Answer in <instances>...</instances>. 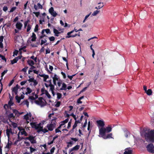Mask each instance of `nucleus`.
I'll return each mask as SVG.
<instances>
[{
	"label": "nucleus",
	"mask_w": 154,
	"mask_h": 154,
	"mask_svg": "<svg viewBox=\"0 0 154 154\" xmlns=\"http://www.w3.org/2000/svg\"><path fill=\"white\" fill-rule=\"evenodd\" d=\"M31 59L33 60L35 62H37V57H35L34 55H32L30 57Z\"/></svg>",
	"instance_id": "45"
},
{
	"label": "nucleus",
	"mask_w": 154,
	"mask_h": 154,
	"mask_svg": "<svg viewBox=\"0 0 154 154\" xmlns=\"http://www.w3.org/2000/svg\"><path fill=\"white\" fill-rule=\"evenodd\" d=\"M62 87L61 88H60V90H66V85L65 84V83L63 82L62 84Z\"/></svg>",
	"instance_id": "18"
},
{
	"label": "nucleus",
	"mask_w": 154,
	"mask_h": 154,
	"mask_svg": "<svg viewBox=\"0 0 154 154\" xmlns=\"http://www.w3.org/2000/svg\"><path fill=\"white\" fill-rule=\"evenodd\" d=\"M33 13L35 14V16L37 17H38L39 15L40 14V12H33Z\"/></svg>",
	"instance_id": "51"
},
{
	"label": "nucleus",
	"mask_w": 154,
	"mask_h": 154,
	"mask_svg": "<svg viewBox=\"0 0 154 154\" xmlns=\"http://www.w3.org/2000/svg\"><path fill=\"white\" fill-rule=\"evenodd\" d=\"M70 139L71 140H73L75 142L77 141L78 140V139L76 138L71 137Z\"/></svg>",
	"instance_id": "63"
},
{
	"label": "nucleus",
	"mask_w": 154,
	"mask_h": 154,
	"mask_svg": "<svg viewBox=\"0 0 154 154\" xmlns=\"http://www.w3.org/2000/svg\"><path fill=\"white\" fill-rule=\"evenodd\" d=\"M31 37L32 38L31 39V40L32 42L35 41L36 39V36L35 34L33 32L32 33V35L31 36Z\"/></svg>",
	"instance_id": "22"
},
{
	"label": "nucleus",
	"mask_w": 154,
	"mask_h": 154,
	"mask_svg": "<svg viewBox=\"0 0 154 154\" xmlns=\"http://www.w3.org/2000/svg\"><path fill=\"white\" fill-rule=\"evenodd\" d=\"M98 4H100V5L98 6V9H99L100 8H102L104 6L103 5V3H101L100 2L98 3Z\"/></svg>",
	"instance_id": "35"
},
{
	"label": "nucleus",
	"mask_w": 154,
	"mask_h": 154,
	"mask_svg": "<svg viewBox=\"0 0 154 154\" xmlns=\"http://www.w3.org/2000/svg\"><path fill=\"white\" fill-rule=\"evenodd\" d=\"M46 95L47 96L48 98H50L51 97V95L49 94L47 90H45V93Z\"/></svg>",
	"instance_id": "36"
},
{
	"label": "nucleus",
	"mask_w": 154,
	"mask_h": 154,
	"mask_svg": "<svg viewBox=\"0 0 154 154\" xmlns=\"http://www.w3.org/2000/svg\"><path fill=\"white\" fill-rule=\"evenodd\" d=\"M145 92L146 93L147 95H152V92L151 89H148V90H147Z\"/></svg>",
	"instance_id": "23"
},
{
	"label": "nucleus",
	"mask_w": 154,
	"mask_h": 154,
	"mask_svg": "<svg viewBox=\"0 0 154 154\" xmlns=\"http://www.w3.org/2000/svg\"><path fill=\"white\" fill-rule=\"evenodd\" d=\"M8 118L10 122H11V120L12 119H14L15 116H14L13 113H11L8 115Z\"/></svg>",
	"instance_id": "19"
},
{
	"label": "nucleus",
	"mask_w": 154,
	"mask_h": 154,
	"mask_svg": "<svg viewBox=\"0 0 154 154\" xmlns=\"http://www.w3.org/2000/svg\"><path fill=\"white\" fill-rule=\"evenodd\" d=\"M37 7L38 9H42L43 7L42 5H41L40 3H38L37 4Z\"/></svg>",
	"instance_id": "47"
},
{
	"label": "nucleus",
	"mask_w": 154,
	"mask_h": 154,
	"mask_svg": "<svg viewBox=\"0 0 154 154\" xmlns=\"http://www.w3.org/2000/svg\"><path fill=\"white\" fill-rule=\"evenodd\" d=\"M62 59L63 60L66 62V65L67 67V69H69L68 66V60L66 59V58L65 57H62Z\"/></svg>",
	"instance_id": "39"
},
{
	"label": "nucleus",
	"mask_w": 154,
	"mask_h": 154,
	"mask_svg": "<svg viewBox=\"0 0 154 154\" xmlns=\"http://www.w3.org/2000/svg\"><path fill=\"white\" fill-rule=\"evenodd\" d=\"M22 26V23L19 22H17L16 25V28L19 30L21 29Z\"/></svg>",
	"instance_id": "15"
},
{
	"label": "nucleus",
	"mask_w": 154,
	"mask_h": 154,
	"mask_svg": "<svg viewBox=\"0 0 154 154\" xmlns=\"http://www.w3.org/2000/svg\"><path fill=\"white\" fill-rule=\"evenodd\" d=\"M31 29V26L30 24H28L27 26V28L26 30L27 32H29Z\"/></svg>",
	"instance_id": "44"
},
{
	"label": "nucleus",
	"mask_w": 154,
	"mask_h": 154,
	"mask_svg": "<svg viewBox=\"0 0 154 154\" xmlns=\"http://www.w3.org/2000/svg\"><path fill=\"white\" fill-rule=\"evenodd\" d=\"M48 130L47 129L45 128L43 129L42 127V128H41L40 129L38 130L37 131L38 133H39L41 131H42L43 132L45 133L48 132Z\"/></svg>",
	"instance_id": "17"
},
{
	"label": "nucleus",
	"mask_w": 154,
	"mask_h": 154,
	"mask_svg": "<svg viewBox=\"0 0 154 154\" xmlns=\"http://www.w3.org/2000/svg\"><path fill=\"white\" fill-rule=\"evenodd\" d=\"M97 126L98 127H101L104 128L105 125V123L104 121L103 120H99L96 121Z\"/></svg>",
	"instance_id": "7"
},
{
	"label": "nucleus",
	"mask_w": 154,
	"mask_h": 154,
	"mask_svg": "<svg viewBox=\"0 0 154 154\" xmlns=\"http://www.w3.org/2000/svg\"><path fill=\"white\" fill-rule=\"evenodd\" d=\"M14 82V79H12L11 81L10 82V83H9V84H8V86H11L12 84Z\"/></svg>",
	"instance_id": "49"
},
{
	"label": "nucleus",
	"mask_w": 154,
	"mask_h": 154,
	"mask_svg": "<svg viewBox=\"0 0 154 154\" xmlns=\"http://www.w3.org/2000/svg\"><path fill=\"white\" fill-rule=\"evenodd\" d=\"M145 139L149 140L152 142H154V130H151L148 132L145 133L144 134Z\"/></svg>",
	"instance_id": "1"
},
{
	"label": "nucleus",
	"mask_w": 154,
	"mask_h": 154,
	"mask_svg": "<svg viewBox=\"0 0 154 154\" xmlns=\"http://www.w3.org/2000/svg\"><path fill=\"white\" fill-rule=\"evenodd\" d=\"M29 148L30 149V152H26L25 153V154H32L33 152L36 151V149L32 147V146L29 147Z\"/></svg>",
	"instance_id": "13"
},
{
	"label": "nucleus",
	"mask_w": 154,
	"mask_h": 154,
	"mask_svg": "<svg viewBox=\"0 0 154 154\" xmlns=\"http://www.w3.org/2000/svg\"><path fill=\"white\" fill-rule=\"evenodd\" d=\"M16 9V7H13L11 8L10 11V12H13Z\"/></svg>",
	"instance_id": "54"
},
{
	"label": "nucleus",
	"mask_w": 154,
	"mask_h": 154,
	"mask_svg": "<svg viewBox=\"0 0 154 154\" xmlns=\"http://www.w3.org/2000/svg\"><path fill=\"white\" fill-rule=\"evenodd\" d=\"M55 149V148L54 147H53L50 150V152L51 154H52L54 152Z\"/></svg>",
	"instance_id": "53"
},
{
	"label": "nucleus",
	"mask_w": 154,
	"mask_h": 154,
	"mask_svg": "<svg viewBox=\"0 0 154 154\" xmlns=\"http://www.w3.org/2000/svg\"><path fill=\"white\" fill-rule=\"evenodd\" d=\"M29 101L27 100H26L24 101V104H26L27 106V107H28L29 105Z\"/></svg>",
	"instance_id": "42"
},
{
	"label": "nucleus",
	"mask_w": 154,
	"mask_h": 154,
	"mask_svg": "<svg viewBox=\"0 0 154 154\" xmlns=\"http://www.w3.org/2000/svg\"><path fill=\"white\" fill-rule=\"evenodd\" d=\"M39 105L41 106L42 107L45 106L44 103L43 101L40 102V104Z\"/></svg>",
	"instance_id": "62"
},
{
	"label": "nucleus",
	"mask_w": 154,
	"mask_h": 154,
	"mask_svg": "<svg viewBox=\"0 0 154 154\" xmlns=\"http://www.w3.org/2000/svg\"><path fill=\"white\" fill-rule=\"evenodd\" d=\"M27 63L29 66H31L32 65L34 64V63L33 61L31 60H27Z\"/></svg>",
	"instance_id": "26"
},
{
	"label": "nucleus",
	"mask_w": 154,
	"mask_h": 154,
	"mask_svg": "<svg viewBox=\"0 0 154 154\" xmlns=\"http://www.w3.org/2000/svg\"><path fill=\"white\" fill-rule=\"evenodd\" d=\"M6 133L8 138H9L10 134H12V129L11 128L10 129H7L6 130Z\"/></svg>",
	"instance_id": "14"
},
{
	"label": "nucleus",
	"mask_w": 154,
	"mask_h": 154,
	"mask_svg": "<svg viewBox=\"0 0 154 154\" xmlns=\"http://www.w3.org/2000/svg\"><path fill=\"white\" fill-rule=\"evenodd\" d=\"M69 119L68 118L66 119L64 121L61 122V124H63V125H64L66 123L68 122L69 121Z\"/></svg>",
	"instance_id": "28"
},
{
	"label": "nucleus",
	"mask_w": 154,
	"mask_h": 154,
	"mask_svg": "<svg viewBox=\"0 0 154 154\" xmlns=\"http://www.w3.org/2000/svg\"><path fill=\"white\" fill-rule=\"evenodd\" d=\"M51 52V50L49 48H48L46 49V54H49Z\"/></svg>",
	"instance_id": "56"
},
{
	"label": "nucleus",
	"mask_w": 154,
	"mask_h": 154,
	"mask_svg": "<svg viewBox=\"0 0 154 154\" xmlns=\"http://www.w3.org/2000/svg\"><path fill=\"white\" fill-rule=\"evenodd\" d=\"M26 90L27 91V92H26L25 94L26 95H27L28 94H30L32 91L31 89L29 87L26 88Z\"/></svg>",
	"instance_id": "25"
},
{
	"label": "nucleus",
	"mask_w": 154,
	"mask_h": 154,
	"mask_svg": "<svg viewBox=\"0 0 154 154\" xmlns=\"http://www.w3.org/2000/svg\"><path fill=\"white\" fill-rule=\"evenodd\" d=\"M30 125L33 128H35V129L36 128V122H32L30 123Z\"/></svg>",
	"instance_id": "24"
},
{
	"label": "nucleus",
	"mask_w": 154,
	"mask_h": 154,
	"mask_svg": "<svg viewBox=\"0 0 154 154\" xmlns=\"http://www.w3.org/2000/svg\"><path fill=\"white\" fill-rule=\"evenodd\" d=\"M34 80L35 79L34 78H30L28 80V81H29V82H33Z\"/></svg>",
	"instance_id": "60"
},
{
	"label": "nucleus",
	"mask_w": 154,
	"mask_h": 154,
	"mask_svg": "<svg viewBox=\"0 0 154 154\" xmlns=\"http://www.w3.org/2000/svg\"><path fill=\"white\" fill-rule=\"evenodd\" d=\"M49 12L54 17H55L57 15V14L56 12L54 11L53 7H51L49 9Z\"/></svg>",
	"instance_id": "5"
},
{
	"label": "nucleus",
	"mask_w": 154,
	"mask_h": 154,
	"mask_svg": "<svg viewBox=\"0 0 154 154\" xmlns=\"http://www.w3.org/2000/svg\"><path fill=\"white\" fill-rule=\"evenodd\" d=\"M12 144V143L11 141H9V138H8V142L6 145L5 148H7L8 149H10L11 148V146Z\"/></svg>",
	"instance_id": "16"
},
{
	"label": "nucleus",
	"mask_w": 154,
	"mask_h": 154,
	"mask_svg": "<svg viewBox=\"0 0 154 154\" xmlns=\"http://www.w3.org/2000/svg\"><path fill=\"white\" fill-rule=\"evenodd\" d=\"M7 70H5L1 74V77H3L4 76V75H5V74L6 73L7 71Z\"/></svg>",
	"instance_id": "43"
},
{
	"label": "nucleus",
	"mask_w": 154,
	"mask_h": 154,
	"mask_svg": "<svg viewBox=\"0 0 154 154\" xmlns=\"http://www.w3.org/2000/svg\"><path fill=\"white\" fill-rule=\"evenodd\" d=\"M49 76L48 75H46L44 77L43 81L44 82H46V80L47 79L49 78Z\"/></svg>",
	"instance_id": "46"
},
{
	"label": "nucleus",
	"mask_w": 154,
	"mask_h": 154,
	"mask_svg": "<svg viewBox=\"0 0 154 154\" xmlns=\"http://www.w3.org/2000/svg\"><path fill=\"white\" fill-rule=\"evenodd\" d=\"M80 147V146L78 145H76L72 148L69 149V153L71 152H72L74 150H78Z\"/></svg>",
	"instance_id": "12"
},
{
	"label": "nucleus",
	"mask_w": 154,
	"mask_h": 154,
	"mask_svg": "<svg viewBox=\"0 0 154 154\" xmlns=\"http://www.w3.org/2000/svg\"><path fill=\"white\" fill-rule=\"evenodd\" d=\"M132 151L131 150H126L124 152V154H132Z\"/></svg>",
	"instance_id": "29"
},
{
	"label": "nucleus",
	"mask_w": 154,
	"mask_h": 154,
	"mask_svg": "<svg viewBox=\"0 0 154 154\" xmlns=\"http://www.w3.org/2000/svg\"><path fill=\"white\" fill-rule=\"evenodd\" d=\"M87 119H85V122L84 123V125L82 126V128H85V127L87 125Z\"/></svg>",
	"instance_id": "58"
},
{
	"label": "nucleus",
	"mask_w": 154,
	"mask_h": 154,
	"mask_svg": "<svg viewBox=\"0 0 154 154\" xmlns=\"http://www.w3.org/2000/svg\"><path fill=\"white\" fill-rule=\"evenodd\" d=\"M74 31V30L69 32L67 33V36H66V38H70V37H74L76 36V35H71Z\"/></svg>",
	"instance_id": "10"
},
{
	"label": "nucleus",
	"mask_w": 154,
	"mask_h": 154,
	"mask_svg": "<svg viewBox=\"0 0 154 154\" xmlns=\"http://www.w3.org/2000/svg\"><path fill=\"white\" fill-rule=\"evenodd\" d=\"M29 115L27 113L24 116V119H26L27 121L29 120Z\"/></svg>",
	"instance_id": "38"
},
{
	"label": "nucleus",
	"mask_w": 154,
	"mask_h": 154,
	"mask_svg": "<svg viewBox=\"0 0 154 154\" xmlns=\"http://www.w3.org/2000/svg\"><path fill=\"white\" fill-rule=\"evenodd\" d=\"M32 144L36 143V141L35 139V137L32 135H29V140Z\"/></svg>",
	"instance_id": "9"
},
{
	"label": "nucleus",
	"mask_w": 154,
	"mask_h": 154,
	"mask_svg": "<svg viewBox=\"0 0 154 154\" xmlns=\"http://www.w3.org/2000/svg\"><path fill=\"white\" fill-rule=\"evenodd\" d=\"M55 132L56 133H57L59 132H61V131L59 129L56 128L55 130Z\"/></svg>",
	"instance_id": "64"
},
{
	"label": "nucleus",
	"mask_w": 154,
	"mask_h": 154,
	"mask_svg": "<svg viewBox=\"0 0 154 154\" xmlns=\"http://www.w3.org/2000/svg\"><path fill=\"white\" fill-rule=\"evenodd\" d=\"M41 123H39L38 124H36V130L37 131L39 129H40L41 128H42L43 127L41 126Z\"/></svg>",
	"instance_id": "32"
},
{
	"label": "nucleus",
	"mask_w": 154,
	"mask_h": 154,
	"mask_svg": "<svg viewBox=\"0 0 154 154\" xmlns=\"http://www.w3.org/2000/svg\"><path fill=\"white\" fill-rule=\"evenodd\" d=\"M53 32L54 33V35L56 36H58L59 34L60 33V32H59L58 30L55 28L53 29Z\"/></svg>",
	"instance_id": "20"
},
{
	"label": "nucleus",
	"mask_w": 154,
	"mask_h": 154,
	"mask_svg": "<svg viewBox=\"0 0 154 154\" xmlns=\"http://www.w3.org/2000/svg\"><path fill=\"white\" fill-rule=\"evenodd\" d=\"M77 124L76 123H74V125L72 126V130L73 131V130L77 126Z\"/></svg>",
	"instance_id": "61"
},
{
	"label": "nucleus",
	"mask_w": 154,
	"mask_h": 154,
	"mask_svg": "<svg viewBox=\"0 0 154 154\" xmlns=\"http://www.w3.org/2000/svg\"><path fill=\"white\" fill-rule=\"evenodd\" d=\"M57 98L58 99H60L62 96L61 94L58 93H57Z\"/></svg>",
	"instance_id": "41"
},
{
	"label": "nucleus",
	"mask_w": 154,
	"mask_h": 154,
	"mask_svg": "<svg viewBox=\"0 0 154 154\" xmlns=\"http://www.w3.org/2000/svg\"><path fill=\"white\" fill-rule=\"evenodd\" d=\"M20 86L17 84L12 89V91L14 92L16 95H17L18 93V90L20 88Z\"/></svg>",
	"instance_id": "11"
},
{
	"label": "nucleus",
	"mask_w": 154,
	"mask_h": 154,
	"mask_svg": "<svg viewBox=\"0 0 154 154\" xmlns=\"http://www.w3.org/2000/svg\"><path fill=\"white\" fill-rule=\"evenodd\" d=\"M100 12V11L98 10H96L94 11L92 14V16H96L97 14H98Z\"/></svg>",
	"instance_id": "34"
},
{
	"label": "nucleus",
	"mask_w": 154,
	"mask_h": 154,
	"mask_svg": "<svg viewBox=\"0 0 154 154\" xmlns=\"http://www.w3.org/2000/svg\"><path fill=\"white\" fill-rule=\"evenodd\" d=\"M17 61V60L15 58L13 60H11V63L12 64H14L16 63Z\"/></svg>",
	"instance_id": "33"
},
{
	"label": "nucleus",
	"mask_w": 154,
	"mask_h": 154,
	"mask_svg": "<svg viewBox=\"0 0 154 154\" xmlns=\"http://www.w3.org/2000/svg\"><path fill=\"white\" fill-rule=\"evenodd\" d=\"M112 134L110 133L109 134H107L106 135H105V134H100L99 136L100 137H102L104 139H109L112 138Z\"/></svg>",
	"instance_id": "6"
},
{
	"label": "nucleus",
	"mask_w": 154,
	"mask_h": 154,
	"mask_svg": "<svg viewBox=\"0 0 154 154\" xmlns=\"http://www.w3.org/2000/svg\"><path fill=\"white\" fill-rule=\"evenodd\" d=\"M147 150L149 152L154 153V146L153 144L150 143L149 144L146 146Z\"/></svg>",
	"instance_id": "4"
},
{
	"label": "nucleus",
	"mask_w": 154,
	"mask_h": 154,
	"mask_svg": "<svg viewBox=\"0 0 154 154\" xmlns=\"http://www.w3.org/2000/svg\"><path fill=\"white\" fill-rule=\"evenodd\" d=\"M56 118H55L51 120V122L50 124H48L46 127L49 131H52L54 128L56 127Z\"/></svg>",
	"instance_id": "3"
},
{
	"label": "nucleus",
	"mask_w": 154,
	"mask_h": 154,
	"mask_svg": "<svg viewBox=\"0 0 154 154\" xmlns=\"http://www.w3.org/2000/svg\"><path fill=\"white\" fill-rule=\"evenodd\" d=\"M28 68V67L27 66L25 67L24 68H23L21 70V71L22 72H26V69Z\"/></svg>",
	"instance_id": "52"
},
{
	"label": "nucleus",
	"mask_w": 154,
	"mask_h": 154,
	"mask_svg": "<svg viewBox=\"0 0 154 154\" xmlns=\"http://www.w3.org/2000/svg\"><path fill=\"white\" fill-rule=\"evenodd\" d=\"M15 99L18 103H20V102L21 98L20 97H19L18 95H17L15 97Z\"/></svg>",
	"instance_id": "31"
},
{
	"label": "nucleus",
	"mask_w": 154,
	"mask_h": 154,
	"mask_svg": "<svg viewBox=\"0 0 154 154\" xmlns=\"http://www.w3.org/2000/svg\"><path fill=\"white\" fill-rule=\"evenodd\" d=\"M112 128L111 126L109 125L106 128H101L99 129V134H105L106 133H109L111 131Z\"/></svg>",
	"instance_id": "2"
},
{
	"label": "nucleus",
	"mask_w": 154,
	"mask_h": 154,
	"mask_svg": "<svg viewBox=\"0 0 154 154\" xmlns=\"http://www.w3.org/2000/svg\"><path fill=\"white\" fill-rule=\"evenodd\" d=\"M45 90H45V88L44 87L42 88L41 89V92H42V93L41 95L44 94L45 93H44V92H45Z\"/></svg>",
	"instance_id": "55"
},
{
	"label": "nucleus",
	"mask_w": 154,
	"mask_h": 154,
	"mask_svg": "<svg viewBox=\"0 0 154 154\" xmlns=\"http://www.w3.org/2000/svg\"><path fill=\"white\" fill-rule=\"evenodd\" d=\"M53 82L54 85H57L56 81H59V80H60L59 79V76L57 75L56 74H55L54 75V76L52 78Z\"/></svg>",
	"instance_id": "8"
},
{
	"label": "nucleus",
	"mask_w": 154,
	"mask_h": 154,
	"mask_svg": "<svg viewBox=\"0 0 154 154\" xmlns=\"http://www.w3.org/2000/svg\"><path fill=\"white\" fill-rule=\"evenodd\" d=\"M62 81L61 80H59V81L57 82V85L58 88H59L61 86V85L62 83Z\"/></svg>",
	"instance_id": "40"
},
{
	"label": "nucleus",
	"mask_w": 154,
	"mask_h": 154,
	"mask_svg": "<svg viewBox=\"0 0 154 154\" xmlns=\"http://www.w3.org/2000/svg\"><path fill=\"white\" fill-rule=\"evenodd\" d=\"M47 42V40L46 39H45L44 40L42 39L41 41V43H40L41 45H42L43 44H45V45H48V43H46Z\"/></svg>",
	"instance_id": "21"
},
{
	"label": "nucleus",
	"mask_w": 154,
	"mask_h": 154,
	"mask_svg": "<svg viewBox=\"0 0 154 154\" xmlns=\"http://www.w3.org/2000/svg\"><path fill=\"white\" fill-rule=\"evenodd\" d=\"M45 48L44 47H42L41 49L40 50L39 52L41 53L44 52L45 51Z\"/></svg>",
	"instance_id": "59"
},
{
	"label": "nucleus",
	"mask_w": 154,
	"mask_h": 154,
	"mask_svg": "<svg viewBox=\"0 0 154 154\" xmlns=\"http://www.w3.org/2000/svg\"><path fill=\"white\" fill-rule=\"evenodd\" d=\"M49 39L51 41H53L55 40V38L54 36H51L49 37Z\"/></svg>",
	"instance_id": "50"
},
{
	"label": "nucleus",
	"mask_w": 154,
	"mask_h": 154,
	"mask_svg": "<svg viewBox=\"0 0 154 154\" xmlns=\"http://www.w3.org/2000/svg\"><path fill=\"white\" fill-rule=\"evenodd\" d=\"M21 135H24L25 136H27L28 135V134L25 131L24 129H23V131L21 132Z\"/></svg>",
	"instance_id": "27"
},
{
	"label": "nucleus",
	"mask_w": 154,
	"mask_h": 154,
	"mask_svg": "<svg viewBox=\"0 0 154 154\" xmlns=\"http://www.w3.org/2000/svg\"><path fill=\"white\" fill-rule=\"evenodd\" d=\"M45 30L46 32V33L48 34V33H51V32H50V30L49 29H45Z\"/></svg>",
	"instance_id": "48"
},
{
	"label": "nucleus",
	"mask_w": 154,
	"mask_h": 154,
	"mask_svg": "<svg viewBox=\"0 0 154 154\" xmlns=\"http://www.w3.org/2000/svg\"><path fill=\"white\" fill-rule=\"evenodd\" d=\"M24 144H26V146H29L30 145V143L28 142L24 141Z\"/></svg>",
	"instance_id": "57"
},
{
	"label": "nucleus",
	"mask_w": 154,
	"mask_h": 154,
	"mask_svg": "<svg viewBox=\"0 0 154 154\" xmlns=\"http://www.w3.org/2000/svg\"><path fill=\"white\" fill-rule=\"evenodd\" d=\"M38 24H36L35 26V28L34 29V31L35 32H37L38 30Z\"/></svg>",
	"instance_id": "37"
},
{
	"label": "nucleus",
	"mask_w": 154,
	"mask_h": 154,
	"mask_svg": "<svg viewBox=\"0 0 154 154\" xmlns=\"http://www.w3.org/2000/svg\"><path fill=\"white\" fill-rule=\"evenodd\" d=\"M49 86L50 87V90L51 91H54V85L53 84L49 85Z\"/></svg>",
	"instance_id": "30"
}]
</instances>
